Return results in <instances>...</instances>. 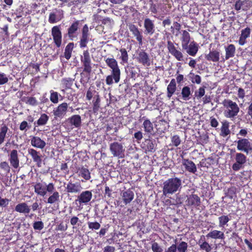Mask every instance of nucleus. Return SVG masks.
Masks as SVG:
<instances>
[{"instance_id":"1","label":"nucleus","mask_w":252,"mask_h":252,"mask_svg":"<svg viewBox=\"0 0 252 252\" xmlns=\"http://www.w3.org/2000/svg\"><path fill=\"white\" fill-rule=\"evenodd\" d=\"M105 62L108 66L111 69V74L108 75L106 78V83L111 85L113 83V79L116 83L120 80L121 70L118 66L117 61L114 58H107Z\"/></svg>"},{"instance_id":"2","label":"nucleus","mask_w":252,"mask_h":252,"mask_svg":"<svg viewBox=\"0 0 252 252\" xmlns=\"http://www.w3.org/2000/svg\"><path fill=\"white\" fill-rule=\"evenodd\" d=\"M163 194L165 196L172 194L181 188L182 180L177 177L169 178L163 183Z\"/></svg>"},{"instance_id":"3","label":"nucleus","mask_w":252,"mask_h":252,"mask_svg":"<svg viewBox=\"0 0 252 252\" xmlns=\"http://www.w3.org/2000/svg\"><path fill=\"white\" fill-rule=\"evenodd\" d=\"M222 104L224 108L223 115L225 117L232 120L238 115L240 108L235 102L230 99H225Z\"/></svg>"},{"instance_id":"4","label":"nucleus","mask_w":252,"mask_h":252,"mask_svg":"<svg viewBox=\"0 0 252 252\" xmlns=\"http://www.w3.org/2000/svg\"><path fill=\"white\" fill-rule=\"evenodd\" d=\"M110 151L114 157L123 158L125 155V148L122 143L114 142L110 144Z\"/></svg>"},{"instance_id":"5","label":"nucleus","mask_w":252,"mask_h":252,"mask_svg":"<svg viewBox=\"0 0 252 252\" xmlns=\"http://www.w3.org/2000/svg\"><path fill=\"white\" fill-rule=\"evenodd\" d=\"M234 159L235 162L233 164L232 168L235 171L243 169L247 162L246 156L241 153H236Z\"/></svg>"},{"instance_id":"6","label":"nucleus","mask_w":252,"mask_h":252,"mask_svg":"<svg viewBox=\"0 0 252 252\" xmlns=\"http://www.w3.org/2000/svg\"><path fill=\"white\" fill-rule=\"evenodd\" d=\"M237 149L238 151L248 154L252 150V145L250 141L245 138H241L237 141Z\"/></svg>"},{"instance_id":"7","label":"nucleus","mask_w":252,"mask_h":252,"mask_svg":"<svg viewBox=\"0 0 252 252\" xmlns=\"http://www.w3.org/2000/svg\"><path fill=\"white\" fill-rule=\"evenodd\" d=\"M167 47L169 53L173 56L178 61H182L183 60V54L175 46L174 43L168 40L167 43Z\"/></svg>"},{"instance_id":"8","label":"nucleus","mask_w":252,"mask_h":252,"mask_svg":"<svg viewBox=\"0 0 252 252\" xmlns=\"http://www.w3.org/2000/svg\"><path fill=\"white\" fill-rule=\"evenodd\" d=\"M66 192L72 194L79 193L83 189L80 182H76L75 183L69 181L65 187Z\"/></svg>"},{"instance_id":"9","label":"nucleus","mask_w":252,"mask_h":252,"mask_svg":"<svg viewBox=\"0 0 252 252\" xmlns=\"http://www.w3.org/2000/svg\"><path fill=\"white\" fill-rule=\"evenodd\" d=\"M81 61L84 65V71L90 73L92 70L91 60L90 53L88 51H84L83 55L81 57Z\"/></svg>"},{"instance_id":"10","label":"nucleus","mask_w":252,"mask_h":252,"mask_svg":"<svg viewBox=\"0 0 252 252\" xmlns=\"http://www.w3.org/2000/svg\"><path fill=\"white\" fill-rule=\"evenodd\" d=\"M144 33L147 35H153L156 30L154 21L149 18H146L144 20Z\"/></svg>"},{"instance_id":"11","label":"nucleus","mask_w":252,"mask_h":252,"mask_svg":"<svg viewBox=\"0 0 252 252\" xmlns=\"http://www.w3.org/2000/svg\"><path fill=\"white\" fill-rule=\"evenodd\" d=\"M8 160L10 165L14 168L17 169L19 167L20 159L18 157V151L16 149L12 150L9 154Z\"/></svg>"},{"instance_id":"12","label":"nucleus","mask_w":252,"mask_h":252,"mask_svg":"<svg viewBox=\"0 0 252 252\" xmlns=\"http://www.w3.org/2000/svg\"><path fill=\"white\" fill-rule=\"evenodd\" d=\"M92 193L91 191L86 190L82 192L77 197L76 201H78L81 204L86 205L89 202L92 198Z\"/></svg>"},{"instance_id":"13","label":"nucleus","mask_w":252,"mask_h":252,"mask_svg":"<svg viewBox=\"0 0 252 252\" xmlns=\"http://www.w3.org/2000/svg\"><path fill=\"white\" fill-rule=\"evenodd\" d=\"M136 60L139 63L144 65L148 66L151 64V60L149 55L143 50H141L138 53Z\"/></svg>"},{"instance_id":"14","label":"nucleus","mask_w":252,"mask_h":252,"mask_svg":"<svg viewBox=\"0 0 252 252\" xmlns=\"http://www.w3.org/2000/svg\"><path fill=\"white\" fill-rule=\"evenodd\" d=\"M52 35L54 41L57 47L59 48L62 44V33L58 26H54L52 29Z\"/></svg>"},{"instance_id":"15","label":"nucleus","mask_w":252,"mask_h":252,"mask_svg":"<svg viewBox=\"0 0 252 252\" xmlns=\"http://www.w3.org/2000/svg\"><path fill=\"white\" fill-rule=\"evenodd\" d=\"M181 163L185 167L186 171L193 174H195L196 172V166L192 161L182 158Z\"/></svg>"},{"instance_id":"16","label":"nucleus","mask_w":252,"mask_h":252,"mask_svg":"<svg viewBox=\"0 0 252 252\" xmlns=\"http://www.w3.org/2000/svg\"><path fill=\"white\" fill-rule=\"evenodd\" d=\"M80 24V21H76L73 22L68 29L67 34L71 40H73L75 38L77 37V32L79 29Z\"/></svg>"},{"instance_id":"17","label":"nucleus","mask_w":252,"mask_h":252,"mask_svg":"<svg viewBox=\"0 0 252 252\" xmlns=\"http://www.w3.org/2000/svg\"><path fill=\"white\" fill-rule=\"evenodd\" d=\"M251 29L249 27L242 29L241 31L238 43L240 45L243 46L247 43V39L250 37Z\"/></svg>"},{"instance_id":"18","label":"nucleus","mask_w":252,"mask_h":252,"mask_svg":"<svg viewBox=\"0 0 252 252\" xmlns=\"http://www.w3.org/2000/svg\"><path fill=\"white\" fill-rule=\"evenodd\" d=\"M68 104L67 103L63 102L59 105L54 110V114L56 117L62 118L66 114Z\"/></svg>"},{"instance_id":"19","label":"nucleus","mask_w":252,"mask_h":252,"mask_svg":"<svg viewBox=\"0 0 252 252\" xmlns=\"http://www.w3.org/2000/svg\"><path fill=\"white\" fill-rule=\"evenodd\" d=\"M134 196V192L130 189L123 190L121 192V196L126 205L130 203L133 199Z\"/></svg>"},{"instance_id":"20","label":"nucleus","mask_w":252,"mask_h":252,"mask_svg":"<svg viewBox=\"0 0 252 252\" xmlns=\"http://www.w3.org/2000/svg\"><path fill=\"white\" fill-rule=\"evenodd\" d=\"M128 29L135 37L139 43L142 44L143 36L138 28L135 25L131 24L128 25Z\"/></svg>"},{"instance_id":"21","label":"nucleus","mask_w":252,"mask_h":252,"mask_svg":"<svg viewBox=\"0 0 252 252\" xmlns=\"http://www.w3.org/2000/svg\"><path fill=\"white\" fill-rule=\"evenodd\" d=\"M187 205L196 208L200 204V199L196 194L189 195L186 201Z\"/></svg>"},{"instance_id":"22","label":"nucleus","mask_w":252,"mask_h":252,"mask_svg":"<svg viewBox=\"0 0 252 252\" xmlns=\"http://www.w3.org/2000/svg\"><path fill=\"white\" fill-rule=\"evenodd\" d=\"M28 153L31 156L33 161L36 163L37 166L41 167L43 163L38 152L33 149H28Z\"/></svg>"},{"instance_id":"23","label":"nucleus","mask_w":252,"mask_h":252,"mask_svg":"<svg viewBox=\"0 0 252 252\" xmlns=\"http://www.w3.org/2000/svg\"><path fill=\"white\" fill-rule=\"evenodd\" d=\"M183 49L185 50L189 55L194 56L198 50V46L196 42L192 41L189 45H187L186 48H183Z\"/></svg>"},{"instance_id":"24","label":"nucleus","mask_w":252,"mask_h":252,"mask_svg":"<svg viewBox=\"0 0 252 252\" xmlns=\"http://www.w3.org/2000/svg\"><path fill=\"white\" fill-rule=\"evenodd\" d=\"M181 33L180 40L182 48H186L187 45H188L190 40L189 33L186 30H182Z\"/></svg>"},{"instance_id":"25","label":"nucleus","mask_w":252,"mask_h":252,"mask_svg":"<svg viewBox=\"0 0 252 252\" xmlns=\"http://www.w3.org/2000/svg\"><path fill=\"white\" fill-rule=\"evenodd\" d=\"M251 7V1L249 0H238L235 4V8L237 10L242 9L246 10Z\"/></svg>"},{"instance_id":"26","label":"nucleus","mask_w":252,"mask_h":252,"mask_svg":"<svg viewBox=\"0 0 252 252\" xmlns=\"http://www.w3.org/2000/svg\"><path fill=\"white\" fill-rule=\"evenodd\" d=\"M15 210L18 213L27 215L30 213L31 209L27 203L23 202L18 204L15 206Z\"/></svg>"},{"instance_id":"27","label":"nucleus","mask_w":252,"mask_h":252,"mask_svg":"<svg viewBox=\"0 0 252 252\" xmlns=\"http://www.w3.org/2000/svg\"><path fill=\"white\" fill-rule=\"evenodd\" d=\"M220 53L217 50L210 51L209 54L205 55V59L209 61L217 62L220 60Z\"/></svg>"},{"instance_id":"28","label":"nucleus","mask_w":252,"mask_h":252,"mask_svg":"<svg viewBox=\"0 0 252 252\" xmlns=\"http://www.w3.org/2000/svg\"><path fill=\"white\" fill-rule=\"evenodd\" d=\"M206 237L207 238H210L214 239H224V233L222 231L217 230H213L209 232L207 235Z\"/></svg>"},{"instance_id":"29","label":"nucleus","mask_w":252,"mask_h":252,"mask_svg":"<svg viewBox=\"0 0 252 252\" xmlns=\"http://www.w3.org/2000/svg\"><path fill=\"white\" fill-rule=\"evenodd\" d=\"M225 59L227 60L234 56L236 52V48L233 44H229L227 46L225 47Z\"/></svg>"},{"instance_id":"30","label":"nucleus","mask_w":252,"mask_h":252,"mask_svg":"<svg viewBox=\"0 0 252 252\" xmlns=\"http://www.w3.org/2000/svg\"><path fill=\"white\" fill-rule=\"evenodd\" d=\"M221 124L220 135L224 137L230 134V130L229 129V123L227 121H224Z\"/></svg>"},{"instance_id":"31","label":"nucleus","mask_w":252,"mask_h":252,"mask_svg":"<svg viewBox=\"0 0 252 252\" xmlns=\"http://www.w3.org/2000/svg\"><path fill=\"white\" fill-rule=\"evenodd\" d=\"M34 191L37 194L44 196L47 191V187L40 183H37L34 186Z\"/></svg>"},{"instance_id":"32","label":"nucleus","mask_w":252,"mask_h":252,"mask_svg":"<svg viewBox=\"0 0 252 252\" xmlns=\"http://www.w3.org/2000/svg\"><path fill=\"white\" fill-rule=\"evenodd\" d=\"M31 144L32 146L39 148H42L45 145V142L39 137L36 136L33 137L31 139Z\"/></svg>"},{"instance_id":"33","label":"nucleus","mask_w":252,"mask_h":252,"mask_svg":"<svg viewBox=\"0 0 252 252\" xmlns=\"http://www.w3.org/2000/svg\"><path fill=\"white\" fill-rule=\"evenodd\" d=\"M176 89V84L175 82V80L174 79H172L167 88V97L168 98H170L173 94L175 93Z\"/></svg>"},{"instance_id":"34","label":"nucleus","mask_w":252,"mask_h":252,"mask_svg":"<svg viewBox=\"0 0 252 252\" xmlns=\"http://www.w3.org/2000/svg\"><path fill=\"white\" fill-rule=\"evenodd\" d=\"M143 126L145 132L148 133H152L154 131L153 125L149 119H146L143 123Z\"/></svg>"},{"instance_id":"35","label":"nucleus","mask_w":252,"mask_h":252,"mask_svg":"<svg viewBox=\"0 0 252 252\" xmlns=\"http://www.w3.org/2000/svg\"><path fill=\"white\" fill-rule=\"evenodd\" d=\"M63 18V14L57 11L56 13H51L49 21L51 23H55L59 21Z\"/></svg>"},{"instance_id":"36","label":"nucleus","mask_w":252,"mask_h":252,"mask_svg":"<svg viewBox=\"0 0 252 252\" xmlns=\"http://www.w3.org/2000/svg\"><path fill=\"white\" fill-rule=\"evenodd\" d=\"M8 127L5 125L3 124L0 128V145L4 142L6 137V133L8 131Z\"/></svg>"},{"instance_id":"37","label":"nucleus","mask_w":252,"mask_h":252,"mask_svg":"<svg viewBox=\"0 0 252 252\" xmlns=\"http://www.w3.org/2000/svg\"><path fill=\"white\" fill-rule=\"evenodd\" d=\"M181 94L184 100H188L191 94L190 89L188 86L184 87L182 90Z\"/></svg>"},{"instance_id":"38","label":"nucleus","mask_w":252,"mask_h":252,"mask_svg":"<svg viewBox=\"0 0 252 252\" xmlns=\"http://www.w3.org/2000/svg\"><path fill=\"white\" fill-rule=\"evenodd\" d=\"M79 175L86 180H89L91 178V174L89 170L84 167H82L79 170Z\"/></svg>"},{"instance_id":"39","label":"nucleus","mask_w":252,"mask_h":252,"mask_svg":"<svg viewBox=\"0 0 252 252\" xmlns=\"http://www.w3.org/2000/svg\"><path fill=\"white\" fill-rule=\"evenodd\" d=\"M200 249L206 252H210L212 249L211 246L207 242L202 241V238L198 242Z\"/></svg>"},{"instance_id":"40","label":"nucleus","mask_w":252,"mask_h":252,"mask_svg":"<svg viewBox=\"0 0 252 252\" xmlns=\"http://www.w3.org/2000/svg\"><path fill=\"white\" fill-rule=\"evenodd\" d=\"M70 122L71 124L74 126L75 127H78L81 125V117L78 115H73L70 118Z\"/></svg>"},{"instance_id":"41","label":"nucleus","mask_w":252,"mask_h":252,"mask_svg":"<svg viewBox=\"0 0 252 252\" xmlns=\"http://www.w3.org/2000/svg\"><path fill=\"white\" fill-rule=\"evenodd\" d=\"M73 47V43H69L65 47L64 51V57L67 60H69L70 58Z\"/></svg>"},{"instance_id":"42","label":"nucleus","mask_w":252,"mask_h":252,"mask_svg":"<svg viewBox=\"0 0 252 252\" xmlns=\"http://www.w3.org/2000/svg\"><path fill=\"white\" fill-rule=\"evenodd\" d=\"M100 99L98 93L94 96L93 100V111L94 112H97L100 107Z\"/></svg>"},{"instance_id":"43","label":"nucleus","mask_w":252,"mask_h":252,"mask_svg":"<svg viewBox=\"0 0 252 252\" xmlns=\"http://www.w3.org/2000/svg\"><path fill=\"white\" fill-rule=\"evenodd\" d=\"M50 94V100L54 103H57L60 98H62V95L56 92L51 91Z\"/></svg>"},{"instance_id":"44","label":"nucleus","mask_w":252,"mask_h":252,"mask_svg":"<svg viewBox=\"0 0 252 252\" xmlns=\"http://www.w3.org/2000/svg\"><path fill=\"white\" fill-rule=\"evenodd\" d=\"M188 245L187 243L182 241L176 245L177 251L178 252H186L188 250Z\"/></svg>"},{"instance_id":"45","label":"nucleus","mask_w":252,"mask_h":252,"mask_svg":"<svg viewBox=\"0 0 252 252\" xmlns=\"http://www.w3.org/2000/svg\"><path fill=\"white\" fill-rule=\"evenodd\" d=\"M219 226L223 227L230 220L228 216L222 215L219 217Z\"/></svg>"},{"instance_id":"46","label":"nucleus","mask_w":252,"mask_h":252,"mask_svg":"<svg viewBox=\"0 0 252 252\" xmlns=\"http://www.w3.org/2000/svg\"><path fill=\"white\" fill-rule=\"evenodd\" d=\"M120 52L121 53L120 59L122 60L123 63H127L128 59V56L127 52L126 49L122 48L120 50Z\"/></svg>"},{"instance_id":"47","label":"nucleus","mask_w":252,"mask_h":252,"mask_svg":"<svg viewBox=\"0 0 252 252\" xmlns=\"http://www.w3.org/2000/svg\"><path fill=\"white\" fill-rule=\"evenodd\" d=\"M145 145H146V150L149 152L154 151L155 144L152 140L149 139L145 140Z\"/></svg>"},{"instance_id":"48","label":"nucleus","mask_w":252,"mask_h":252,"mask_svg":"<svg viewBox=\"0 0 252 252\" xmlns=\"http://www.w3.org/2000/svg\"><path fill=\"white\" fill-rule=\"evenodd\" d=\"M23 99L27 104L31 105L34 106L37 103L36 98L34 97H25Z\"/></svg>"},{"instance_id":"49","label":"nucleus","mask_w":252,"mask_h":252,"mask_svg":"<svg viewBox=\"0 0 252 252\" xmlns=\"http://www.w3.org/2000/svg\"><path fill=\"white\" fill-rule=\"evenodd\" d=\"M89 40V34H82L80 41V46L81 48L85 47Z\"/></svg>"},{"instance_id":"50","label":"nucleus","mask_w":252,"mask_h":252,"mask_svg":"<svg viewBox=\"0 0 252 252\" xmlns=\"http://www.w3.org/2000/svg\"><path fill=\"white\" fill-rule=\"evenodd\" d=\"M47 121V115L45 114H42L37 120L36 124L37 126L45 125Z\"/></svg>"},{"instance_id":"51","label":"nucleus","mask_w":252,"mask_h":252,"mask_svg":"<svg viewBox=\"0 0 252 252\" xmlns=\"http://www.w3.org/2000/svg\"><path fill=\"white\" fill-rule=\"evenodd\" d=\"M88 227L93 230H98L100 227V224L96 221L94 222H90L89 221L88 222Z\"/></svg>"},{"instance_id":"52","label":"nucleus","mask_w":252,"mask_h":252,"mask_svg":"<svg viewBox=\"0 0 252 252\" xmlns=\"http://www.w3.org/2000/svg\"><path fill=\"white\" fill-rule=\"evenodd\" d=\"M205 93V89L203 87H200L198 89V90L196 91L195 92V96L197 99H199L202 97Z\"/></svg>"},{"instance_id":"53","label":"nucleus","mask_w":252,"mask_h":252,"mask_svg":"<svg viewBox=\"0 0 252 252\" xmlns=\"http://www.w3.org/2000/svg\"><path fill=\"white\" fill-rule=\"evenodd\" d=\"M0 168L8 173L10 171V166L7 161H2L0 163Z\"/></svg>"},{"instance_id":"54","label":"nucleus","mask_w":252,"mask_h":252,"mask_svg":"<svg viewBox=\"0 0 252 252\" xmlns=\"http://www.w3.org/2000/svg\"><path fill=\"white\" fill-rule=\"evenodd\" d=\"M59 198V194L58 192L56 191L53 194L50 196L48 198V203H53L57 201Z\"/></svg>"},{"instance_id":"55","label":"nucleus","mask_w":252,"mask_h":252,"mask_svg":"<svg viewBox=\"0 0 252 252\" xmlns=\"http://www.w3.org/2000/svg\"><path fill=\"white\" fill-rule=\"evenodd\" d=\"M8 82V78L4 73H0V85L6 84Z\"/></svg>"},{"instance_id":"56","label":"nucleus","mask_w":252,"mask_h":252,"mask_svg":"<svg viewBox=\"0 0 252 252\" xmlns=\"http://www.w3.org/2000/svg\"><path fill=\"white\" fill-rule=\"evenodd\" d=\"M152 250L154 252H162V248L157 243L154 242L152 245Z\"/></svg>"},{"instance_id":"57","label":"nucleus","mask_w":252,"mask_h":252,"mask_svg":"<svg viewBox=\"0 0 252 252\" xmlns=\"http://www.w3.org/2000/svg\"><path fill=\"white\" fill-rule=\"evenodd\" d=\"M171 142L175 146H178L181 144V139L178 135H174L171 138Z\"/></svg>"},{"instance_id":"58","label":"nucleus","mask_w":252,"mask_h":252,"mask_svg":"<svg viewBox=\"0 0 252 252\" xmlns=\"http://www.w3.org/2000/svg\"><path fill=\"white\" fill-rule=\"evenodd\" d=\"M29 68H32L33 69V73H37L39 71V64L38 63H31L29 65Z\"/></svg>"},{"instance_id":"59","label":"nucleus","mask_w":252,"mask_h":252,"mask_svg":"<svg viewBox=\"0 0 252 252\" xmlns=\"http://www.w3.org/2000/svg\"><path fill=\"white\" fill-rule=\"evenodd\" d=\"M97 93H96V91L94 90H91L90 89H89L86 94V98L88 100H90L93 97H94V96L95 95V94Z\"/></svg>"},{"instance_id":"60","label":"nucleus","mask_w":252,"mask_h":252,"mask_svg":"<svg viewBox=\"0 0 252 252\" xmlns=\"http://www.w3.org/2000/svg\"><path fill=\"white\" fill-rule=\"evenodd\" d=\"M191 81L193 83L199 84L201 82V79L199 75L193 74L191 78Z\"/></svg>"},{"instance_id":"61","label":"nucleus","mask_w":252,"mask_h":252,"mask_svg":"<svg viewBox=\"0 0 252 252\" xmlns=\"http://www.w3.org/2000/svg\"><path fill=\"white\" fill-rule=\"evenodd\" d=\"M70 224L73 226V228H75L74 226L78 224L79 225V223H81L82 222L80 220H79V218L76 216H74L72 217L70 219Z\"/></svg>"},{"instance_id":"62","label":"nucleus","mask_w":252,"mask_h":252,"mask_svg":"<svg viewBox=\"0 0 252 252\" xmlns=\"http://www.w3.org/2000/svg\"><path fill=\"white\" fill-rule=\"evenodd\" d=\"M33 227L35 230H41L43 227V223L42 221H35L33 225Z\"/></svg>"},{"instance_id":"63","label":"nucleus","mask_w":252,"mask_h":252,"mask_svg":"<svg viewBox=\"0 0 252 252\" xmlns=\"http://www.w3.org/2000/svg\"><path fill=\"white\" fill-rule=\"evenodd\" d=\"M30 128V127L28 126V123L25 121H23L21 123L20 126H19V129L21 130H26V131L27 130V128Z\"/></svg>"},{"instance_id":"64","label":"nucleus","mask_w":252,"mask_h":252,"mask_svg":"<svg viewBox=\"0 0 252 252\" xmlns=\"http://www.w3.org/2000/svg\"><path fill=\"white\" fill-rule=\"evenodd\" d=\"M177 248L176 244H173L170 247H169L165 252H176Z\"/></svg>"}]
</instances>
